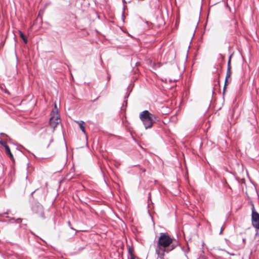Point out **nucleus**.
<instances>
[{"label":"nucleus","mask_w":259,"mask_h":259,"mask_svg":"<svg viewBox=\"0 0 259 259\" xmlns=\"http://www.w3.org/2000/svg\"><path fill=\"white\" fill-rule=\"evenodd\" d=\"M179 245L178 242H174L167 234L162 233L158 238L155 251L158 255L157 259H164V253L173 250Z\"/></svg>","instance_id":"obj_1"},{"label":"nucleus","mask_w":259,"mask_h":259,"mask_svg":"<svg viewBox=\"0 0 259 259\" xmlns=\"http://www.w3.org/2000/svg\"><path fill=\"white\" fill-rule=\"evenodd\" d=\"M139 118L146 129L151 128L156 120V116L148 110H144L141 112Z\"/></svg>","instance_id":"obj_2"},{"label":"nucleus","mask_w":259,"mask_h":259,"mask_svg":"<svg viewBox=\"0 0 259 259\" xmlns=\"http://www.w3.org/2000/svg\"><path fill=\"white\" fill-rule=\"evenodd\" d=\"M61 122V119L57 111H53L51 117L50 119V125L54 130L55 127Z\"/></svg>","instance_id":"obj_3"},{"label":"nucleus","mask_w":259,"mask_h":259,"mask_svg":"<svg viewBox=\"0 0 259 259\" xmlns=\"http://www.w3.org/2000/svg\"><path fill=\"white\" fill-rule=\"evenodd\" d=\"M252 224L254 228L259 229V214L255 211L254 207L252 210Z\"/></svg>","instance_id":"obj_4"},{"label":"nucleus","mask_w":259,"mask_h":259,"mask_svg":"<svg viewBox=\"0 0 259 259\" xmlns=\"http://www.w3.org/2000/svg\"><path fill=\"white\" fill-rule=\"evenodd\" d=\"M231 56H230L229 58V60L228 61L227 64V70L226 72V76L225 78V86L224 87V91H225L226 89V83L228 81V78H229L231 75Z\"/></svg>","instance_id":"obj_5"},{"label":"nucleus","mask_w":259,"mask_h":259,"mask_svg":"<svg viewBox=\"0 0 259 259\" xmlns=\"http://www.w3.org/2000/svg\"><path fill=\"white\" fill-rule=\"evenodd\" d=\"M76 122L78 124L81 131L84 134H85V127L84 126V122L83 121H77Z\"/></svg>","instance_id":"obj_6"},{"label":"nucleus","mask_w":259,"mask_h":259,"mask_svg":"<svg viewBox=\"0 0 259 259\" xmlns=\"http://www.w3.org/2000/svg\"><path fill=\"white\" fill-rule=\"evenodd\" d=\"M5 150H6V153L10 156L11 159L13 160L14 159L13 155L12 154L10 149L8 146H6V147L5 148Z\"/></svg>","instance_id":"obj_7"},{"label":"nucleus","mask_w":259,"mask_h":259,"mask_svg":"<svg viewBox=\"0 0 259 259\" xmlns=\"http://www.w3.org/2000/svg\"><path fill=\"white\" fill-rule=\"evenodd\" d=\"M0 135L1 136H2L3 137L4 140H9V141L11 140L10 138L9 137V136L7 135H6L4 133H1Z\"/></svg>","instance_id":"obj_8"},{"label":"nucleus","mask_w":259,"mask_h":259,"mask_svg":"<svg viewBox=\"0 0 259 259\" xmlns=\"http://www.w3.org/2000/svg\"><path fill=\"white\" fill-rule=\"evenodd\" d=\"M0 144L1 145H2L3 146H4L5 147V148L6 147V146H8V145L6 143V142L3 140L2 138H1Z\"/></svg>","instance_id":"obj_9"},{"label":"nucleus","mask_w":259,"mask_h":259,"mask_svg":"<svg viewBox=\"0 0 259 259\" xmlns=\"http://www.w3.org/2000/svg\"><path fill=\"white\" fill-rule=\"evenodd\" d=\"M128 255H131V254H134L133 253V249L131 247L128 248Z\"/></svg>","instance_id":"obj_10"},{"label":"nucleus","mask_w":259,"mask_h":259,"mask_svg":"<svg viewBox=\"0 0 259 259\" xmlns=\"http://www.w3.org/2000/svg\"><path fill=\"white\" fill-rule=\"evenodd\" d=\"M19 33L20 36L22 39L24 38L25 37L22 31H19Z\"/></svg>","instance_id":"obj_11"},{"label":"nucleus","mask_w":259,"mask_h":259,"mask_svg":"<svg viewBox=\"0 0 259 259\" xmlns=\"http://www.w3.org/2000/svg\"><path fill=\"white\" fill-rule=\"evenodd\" d=\"M128 259H136V257L134 254H131L128 256Z\"/></svg>","instance_id":"obj_12"},{"label":"nucleus","mask_w":259,"mask_h":259,"mask_svg":"<svg viewBox=\"0 0 259 259\" xmlns=\"http://www.w3.org/2000/svg\"><path fill=\"white\" fill-rule=\"evenodd\" d=\"M22 39L25 44H26L27 43V40L25 37L24 38H23Z\"/></svg>","instance_id":"obj_13"},{"label":"nucleus","mask_w":259,"mask_h":259,"mask_svg":"<svg viewBox=\"0 0 259 259\" xmlns=\"http://www.w3.org/2000/svg\"><path fill=\"white\" fill-rule=\"evenodd\" d=\"M222 231H223V228H222L221 229L220 234L222 233Z\"/></svg>","instance_id":"obj_14"},{"label":"nucleus","mask_w":259,"mask_h":259,"mask_svg":"<svg viewBox=\"0 0 259 259\" xmlns=\"http://www.w3.org/2000/svg\"><path fill=\"white\" fill-rule=\"evenodd\" d=\"M17 221H21V219H20V218H19V219H17Z\"/></svg>","instance_id":"obj_15"},{"label":"nucleus","mask_w":259,"mask_h":259,"mask_svg":"<svg viewBox=\"0 0 259 259\" xmlns=\"http://www.w3.org/2000/svg\"><path fill=\"white\" fill-rule=\"evenodd\" d=\"M243 242H245V239H243Z\"/></svg>","instance_id":"obj_16"}]
</instances>
